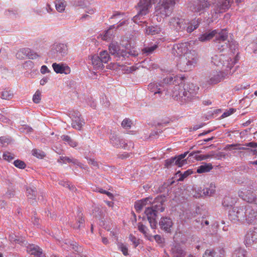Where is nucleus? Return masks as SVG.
Here are the masks:
<instances>
[{
	"instance_id": "48",
	"label": "nucleus",
	"mask_w": 257,
	"mask_h": 257,
	"mask_svg": "<svg viewBox=\"0 0 257 257\" xmlns=\"http://www.w3.org/2000/svg\"><path fill=\"white\" fill-rule=\"evenodd\" d=\"M41 99V92L39 90L36 91L33 97V100L35 103H39Z\"/></svg>"
},
{
	"instance_id": "24",
	"label": "nucleus",
	"mask_w": 257,
	"mask_h": 257,
	"mask_svg": "<svg viewBox=\"0 0 257 257\" xmlns=\"http://www.w3.org/2000/svg\"><path fill=\"white\" fill-rule=\"evenodd\" d=\"M148 89L154 94H162V92L165 90L164 85L161 82H154L151 83L148 85Z\"/></svg>"
},
{
	"instance_id": "59",
	"label": "nucleus",
	"mask_w": 257,
	"mask_h": 257,
	"mask_svg": "<svg viewBox=\"0 0 257 257\" xmlns=\"http://www.w3.org/2000/svg\"><path fill=\"white\" fill-rule=\"evenodd\" d=\"M129 239L133 242L135 247H137L140 243V240L137 239L136 237L132 234L130 235Z\"/></svg>"
},
{
	"instance_id": "1",
	"label": "nucleus",
	"mask_w": 257,
	"mask_h": 257,
	"mask_svg": "<svg viewBox=\"0 0 257 257\" xmlns=\"http://www.w3.org/2000/svg\"><path fill=\"white\" fill-rule=\"evenodd\" d=\"M233 0H196L190 6V10L201 14L207 8L211 7V11L215 14L228 10Z\"/></svg>"
},
{
	"instance_id": "41",
	"label": "nucleus",
	"mask_w": 257,
	"mask_h": 257,
	"mask_svg": "<svg viewBox=\"0 0 257 257\" xmlns=\"http://www.w3.org/2000/svg\"><path fill=\"white\" fill-rule=\"evenodd\" d=\"M99 56L101 58L103 63H106L110 59V56L106 50L102 51L100 52Z\"/></svg>"
},
{
	"instance_id": "56",
	"label": "nucleus",
	"mask_w": 257,
	"mask_h": 257,
	"mask_svg": "<svg viewBox=\"0 0 257 257\" xmlns=\"http://www.w3.org/2000/svg\"><path fill=\"white\" fill-rule=\"evenodd\" d=\"M72 5L75 7H82L84 6V0H70Z\"/></svg>"
},
{
	"instance_id": "18",
	"label": "nucleus",
	"mask_w": 257,
	"mask_h": 257,
	"mask_svg": "<svg viewBox=\"0 0 257 257\" xmlns=\"http://www.w3.org/2000/svg\"><path fill=\"white\" fill-rule=\"evenodd\" d=\"M173 224L172 219L168 217H161L159 222L160 228L167 232H171Z\"/></svg>"
},
{
	"instance_id": "61",
	"label": "nucleus",
	"mask_w": 257,
	"mask_h": 257,
	"mask_svg": "<svg viewBox=\"0 0 257 257\" xmlns=\"http://www.w3.org/2000/svg\"><path fill=\"white\" fill-rule=\"evenodd\" d=\"M144 206L142 205V202L136 201L135 203V208L138 212H140L142 210Z\"/></svg>"
},
{
	"instance_id": "19",
	"label": "nucleus",
	"mask_w": 257,
	"mask_h": 257,
	"mask_svg": "<svg viewBox=\"0 0 257 257\" xmlns=\"http://www.w3.org/2000/svg\"><path fill=\"white\" fill-rule=\"evenodd\" d=\"M109 53L112 55L116 57H122L127 56L126 51L121 50L119 46H118L117 42H112L109 46Z\"/></svg>"
},
{
	"instance_id": "36",
	"label": "nucleus",
	"mask_w": 257,
	"mask_h": 257,
	"mask_svg": "<svg viewBox=\"0 0 257 257\" xmlns=\"http://www.w3.org/2000/svg\"><path fill=\"white\" fill-rule=\"evenodd\" d=\"M161 32V28L157 26L148 27L146 29V33L148 35H155Z\"/></svg>"
},
{
	"instance_id": "47",
	"label": "nucleus",
	"mask_w": 257,
	"mask_h": 257,
	"mask_svg": "<svg viewBox=\"0 0 257 257\" xmlns=\"http://www.w3.org/2000/svg\"><path fill=\"white\" fill-rule=\"evenodd\" d=\"M114 28V25H112L110 27L109 30L106 31V32L102 37L103 40L107 41L109 39H110L111 36L112 35V29Z\"/></svg>"
},
{
	"instance_id": "2",
	"label": "nucleus",
	"mask_w": 257,
	"mask_h": 257,
	"mask_svg": "<svg viewBox=\"0 0 257 257\" xmlns=\"http://www.w3.org/2000/svg\"><path fill=\"white\" fill-rule=\"evenodd\" d=\"M198 90L199 87L193 83L185 84L183 88L180 85H176L172 89V95L181 104H185L197 97Z\"/></svg>"
},
{
	"instance_id": "20",
	"label": "nucleus",
	"mask_w": 257,
	"mask_h": 257,
	"mask_svg": "<svg viewBox=\"0 0 257 257\" xmlns=\"http://www.w3.org/2000/svg\"><path fill=\"white\" fill-rule=\"evenodd\" d=\"M182 77L178 75H170L164 78L161 83L164 86L165 84H175L176 86V85H180L182 82Z\"/></svg>"
},
{
	"instance_id": "40",
	"label": "nucleus",
	"mask_w": 257,
	"mask_h": 257,
	"mask_svg": "<svg viewBox=\"0 0 257 257\" xmlns=\"http://www.w3.org/2000/svg\"><path fill=\"white\" fill-rule=\"evenodd\" d=\"M246 251L241 248L235 249L232 253V257H246Z\"/></svg>"
},
{
	"instance_id": "38",
	"label": "nucleus",
	"mask_w": 257,
	"mask_h": 257,
	"mask_svg": "<svg viewBox=\"0 0 257 257\" xmlns=\"http://www.w3.org/2000/svg\"><path fill=\"white\" fill-rule=\"evenodd\" d=\"M158 48V45L154 44L150 46H147L142 49V54L146 56L152 54L154 51Z\"/></svg>"
},
{
	"instance_id": "23",
	"label": "nucleus",
	"mask_w": 257,
	"mask_h": 257,
	"mask_svg": "<svg viewBox=\"0 0 257 257\" xmlns=\"http://www.w3.org/2000/svg\"><path fill=\"white\" fill-rule=\"evenodd\" d=\"M52 67L56 73L68 74L71 71L70 67L64 63H54L52 64Z\"/></svg>"
},
{
	"instance_id": "22",
	"label": "nucleus",
	"mask_w": 257,
	"mask_h": 257,
	"mask_svg": "<svg viewBox=\"0 0 257 257\" xmlns=\"http://www.w3.org/2000/svg\"><path fill=\"white\" fill-rule=\"evenodd\" d=\"M225 251L223 248L206 249L202 257H224Z\"/></svg>"
},
{
	"instance_id": "26",
	"label": "nucleus",
	"mask_w": 257,
	"mask_h": 257,
	"mask_svg": "<svg viewBox=\"0 0 257 257\" xmlns=\"http://www.w3.org/2000/svg\"><path fill=\"white\" fill-rule=\"evenodd\" d=\"M200 22L201 20L200 19H198L193 20L189 22L186 23L185 30H186L188 33H191L199 27Z\"/></svg>"
},
{
	"instance_id": "7",
	"label": "nucleus",
	"mask_w": 257,
	"mask_h": 257,
	"mask_svg": "<svg viewBox=\"0 0 257 257\" xmlns=\"http://www.w3.org/2000/svg\"><path fill=\"white\" fill-rule=\"evenodd\" d=\"M68 54V46L66 44L55 43L49 52V56L52 58L60 60Z\"/></svg>"
},
{
	"instance_id": "25",
	"label": "nucleus",
	"mask_w": 257,
	"mask_h": 257,
	"mask_svg": "<svg viewBox=\"0 0 257 257\" xmlns=\"http://www.w3.org/2000/svg\"><path fill=\"white\" fill-rule=\"evenodd\" d=\"M85 220L81 211H78L76 217V223L73 225L75 229L81 230L84 227Z\"/></svg>"
},
{
	"instance_id": "50",
	"label": "nucleus",
	"mask_w": 257,
	"mask_h": 257,
	"mask_svg": "<svg viewBox=\"0 0 257 257\" xmlns=\"http://www.w3.org/2000/svg\"><path fill=\"white\" fill-rule=\"evenodd\" d=\"M3 159L8 162H11L14 160L15 157L14 155L10 152H6L4 153L3 155Z\"/></svg>"
},
{
	"instance_id": "42",
	"label": "nucleus",
	"mask_w": 257,
	"mask_h": 257,
	"mask_svg": "<svg viewBox=\"0 0 257 257\" xmlns=\"http://www.w3.org/2000/svg\"><path fill=\"white\" fill-rule=\"evenodd\" d=\"M243 146H245V147H238V148L235 149L236 150H247L248 152L249 149L246 147H250L252 148H257V143L251 142L247 143H245L243 145Z\"/></svg>"
},
{
	"instance_id": "45",
	"label": "nucleus",
	"mask_w": 257,
	"mask_h": 257,
	"mask_svg": "<svg viewBox=\"0 0 257 257\" xmlns=\"http://www.w3.org/2000/svg\"><path fill=\"white\" fill-rule=\"evenodd\" d=\"M59 184L68 188L70 191L76 190L75 187L72 185L69 182L62 180L59 181Z\"/></svg>"
},
{
	"instance_id": "21",
	"label": "nucleus",
	"mask_w": 257,
	"mask_h": 257,
	"mask_svg": "<svg viewBox=\"0 0 257 257\" xmlns=\"http://www.w3.org/2000/svg\"><path fill=\"white\" fill-rule=\"evenodd\" d=\"M27 252L34 257H45L42 249L35 244H30L27 246Z\"/></svg>"
},
{
	"instance_id": "51",
	"label": "nucleus",
	"mask_w": 257,
	"mask_h": 257,
	"mask_svg": "<svg viewBox=\"0 0 257 257\" xmlns=\"http://www.w3.org/2000/svg\"><path fill=\"white\" fill-rule=\"evenodd\" d=\"M14 165H15V167L19 169H24L26 166V165L25 163V162L20 160H15L14 162Z\"/></svg>"
},
{
	"instance_id": "30",
	"label": "nucleus",
	"mask_w": 257,
	"mask_h": 257,
	"mask_svg": "<svg viewBox=\"0 0 257 257\" xmlns=\"http://www.w3.org/2000/svg\"><path fill=\"white\" fill-rule=\"evenodd\" d=\"M213 168V166L210 163H204L199 166L197 169V173L201 174L208 172Z\"/></svg>"
},
{
	"instance_id": "34",
	"label": "nucleus",
	"mask_w": 257,
	"mask_h": 257,
	"mask_svg": "<svg viewBox=\"0 0 257 257\" xmlns=\"http://www.w3.org/2000/svg\"><path fill=\"white\" fill-rule=\"evenodd\" d=\"M61 139L65 142V144H68L71 147L74 148L78 145L77 143L72 139L69 136L63 135L61 136Z\"/></svg>"
},
{
	"instance_id": "8",
	"label": "nucleus",
	"mask_w": 257,
	"mask_h": 257,
	"mask_svg": "<svg viewBox=\"0 0 257 257\" xmlns=\"http://www.w3.org/2000/svg\"><path fill=\"white\" fill-rule=\"evenodd\" d=\"M156 0H140L138 4L137 9L138 13L133 18L135 23L139 24L141 22L142 17L146 15L149 12V9L151 8L152 3H154Z\"/></svg>"
},
{
	"instance_id": "6",
	"label": "nucleus",
	"mask_w": 257,
	"mask_h": 257,
	"mask_svg": "<svg viewBox=\"0 0 257 257\" xmlns=\"http://www.w3.org/2000/svg\"><path fill=\"white\" fill-rule=\"evenodd\" d=\"M178 0H159L156 7L157 16L165 18L172 13L176 2Z\"/></svg>"
},
{
	"instance_id": "53",
	"label": "nucleus",
	"mask_w": 257,
	"mask_h": 257,
	"mask_svg": "<svg viewBox=\"0 0 257 257\" xmlns=\"http://www.w3.org/2000/svg\"><path fill=\"white\" fill-rule=\"evenodd\" d=\"M211 188H205L203 189V193L205 195L211 196L215 192V189L210 186Z\"/></svg>"
},
{
	"instance_id": "39",
	"label": "nucleus",
	"mask_w": 257,
	"mask_h": 257,
	"mask_svg": "<svg viewBox=\"0 0 257 257\" xmlns=\"http://www.w3.org/2000/svg\"><path fill=\"white\" fill-rule=\"evenodd\" d=\"M227 42L228 43V47L229 48V49L231 52V56H234V54L236 52H237L236 49L238 48V44L236 43V42L232 40L231 41H227Z\"/></svg>"
},
{
	"instance_id": "31",
	"label": "nucleus",
	"mask_w": 257,
	"mask_h": 257,
	"mask_svg": "<svg viewBox=\"0 0 257 257\" xmlns=\"http://www.w3.org/2000/svg\"><path fill=\"white\" fill-rule=\"evenodd\" d=\"M30 52V49L25 48L20 49L16 54V58L19 59H23L25 57H28V55Z\"/></svg>"
},
{
	"instance_id": "60",
	"label": "nucleus",
	"mask_w": 257,
	"mask_h": 257,
	"mask_svg": "<svg viewBox=\"0 0 257 257\" xmlns=\"http://www.w3.org/2000/svg\"><path fill=\"white\" fill-rule=\"evenodd\" d=\"M118 247L124 255H128V249L125 245L121 243L119 244Z\"/></svg>"
},
{
	"instance_id": "29",
	"label": "nucleus",
	"mask_w": 257,
	"mask_h": 257,
	"mask_svg": "<svg viewBox=\"0 0 257 257\" xmlns=\"http://www.w3.org/2000/svg\"><path fill=\"white\" fill-rule=\"evenodd\" d=\"M85 123L84 120L81 118L74 117L72 120V126L73 128L80 130L83 125Z\"/></svg>"
},
{
	"instance_id": "57",
	"label": "nucleus",
	"mask_w": 257,
	"mask_h": 257,
	"mask_svg": "<svg viewBox=\"0 0 257 257\" xmlns=\"http://www.w3.org/2000/svg\"><path fill=\"white\" fill-rule=\"evenodd\" d=\"M60 159L63 162V163H73L74 164H76L77 162L76 160L74 159L73 158H70L69 157H60Z\"/></svg>"
},
{
	"instance_id": "27",
	"label": "nucleus",
	"mask_w": 257,
	"mask_h": 257,
	"mask_svg": "<svg viewBox=\"0 0 257 257\" xmlns=\"http://www.w3.org/2000/svg\"><path fill=\"white\" fill-rule=\"evenodd\" d=\"M89 59L91 60V63L93 67L95 69H103L104 67L103 62L98 55H94L89 56Z\"/></svg>"
},
{
	"instance_id": "14",
	"label": "nucleus",
	"mask_w": 257,
	"mask_h": 257,
	"mask_svg": "<svg viewBox=\"0 0 257 257\" xmlns=\"http://www.w3.org/2000/svg\"><path fill=\"white\" fill-rule=\"evenodd\" d=\"M169 26L171 29L177 32H183L185 30L186 22L185 19L178 17L171 18L169 22Z\"/></svg>"
},
{
	"instance_id": "46",
	"label": "nucleus",
	"mask_w": 257,
	"mask_h": 257,
	"mask_svg": "<svg viewBox=\"0 0 257 257\" xmlns=\"http://www.w3.org/2000/svg\"><path fill=\"white\" fill-rule=\"evenodd\" d=\"M12 140L11 139L7 137H0V144L2 147H5L11 143Z\"/></svg>"
},
{
	"instance_id": "9",
	"label": "nucleus",
	"mask_w": 257,
	"mask_h": 257,
	"mask_svg": "<svg viewBox=\"0 0 257 257\" xmlns=\"http://www.w3.org/2000/svg\"><path fill=\"white\" fill-rule=\"evenodd\" d=\"M109 142L113 147L116 148H121L129 150L134 147V144L132 141H130L126 142V141L114 133L110 134Z\"/></svg>"
},
{
	"instance_id": "54",
	"label": "nucleus",
	"mask_w": 257,
	"mask_h": 257,
	"mask_svg": "<svg viewBox=\"0 0 257 257\" xmlns=\"http://www.w3.org/2000/svg\"><path fill=\"white\" fill-rule=\"evenodd\" d=\"M71 248L77 253H81L82 249L81 246H79L76 242H73L70 243Z\"/></svg>"
},
{
	"instance_id": "52",
	"label": "nucleus",
	"mask_w": 257,
	"mask_h": 257,
	"mask_svg": "<svg viewBox=\"0 0 257 257\" xmlns=\"http://www.w3.org/2000/svg\"><path fill=\"white\" fill-rule=\"evenodd\" d=\"M138 228L140 232H141L142 233H143L145 235V236H146V237L147 236V227L145 225H144L141 222H139L138 224Z\"/></svg>"
},
{
	"instance_id": "64",
	"label": "nucleus",
	"mask_w": 257,
	"mask_h": 257,
	"mask_svg": "<svg viewBox=\"0 0 257 257\" xmlns=\"http://www.w3.org/2000/svg\"><path fill=\"white\" fill-rule=\"evenodd\" d=\"M32 154L37 158H42L44 156L43 153H42L36 149L33 150Z\"/></svg>"
},
{
	"instance_id": "10",
	"label": "nucleus",
	"mask_w": 257,
	"mask_h": 257,
	"mask_svg": "<svg viewBox=\"0 0 257 257\" xmlns=\"http://www.w3.org/2000/svg\"><path fill=\"white\" fill-rule=\"evenodd\" d=\"M228 218L234 223L245 221V206L233 207L229 211Z\"/></svg>"
},
{
	"instance_id": "49",
	"label": "nucleus",
	"mask_w": 257,
	"mask_h": 257,
	"mask_svg": "<svg viewBox=\"0 0 257 257\" xmlns=\"http://www.w3.org/2000/svg\"><path fill=\"white\" fill-rule=\"evenodd\" d=\"M132 121L129 118H125L121 122V126L125 129H129L132 125Z\"/></svg>"
},
{
	"instance_id": "4",
	"label": "nucleus",
	"mask_w": 257,
	"mask_h": 257,
	"mask_svg": "<svg viewBox=\"0 0 257 257\" xmlns=\"http://www.w3.org/2000/svg\"><path fill=\"white\" fill-rule=\"evenodd\" d=\"M238 53L235 56H227L223 54L214 55L211 58V62L215 66L220 67L222 71L228 72L238 60Z\"/></svg>"
},
{
	"instance_id": "63",
	"label": "nucleus",
	"mask_w": 257,
	"mask_h": 257,
	"mask_svg": "<svg viewBox=\"0 0 257 257\" xmlns=\"http://www.w3.org/2000/svg\"><path fill=\"white\" fill-rule=\"evenodd\" d=\"M88 164L91 165L93 169H96L99 168L98 163L95 161L94 159H90L88 160Z\"/></svg>"
},
{
	"instance_id": "33",
	"label": "nucleus",
	"mask_w": 257,
	"mask_h": 257,
	"mask_svg": "<svg viewBox=\"0 0 257 257\" xmlns=\"http://www.w3.org/2000/svg\"><path fill=\"white\" fill-rule=\"evenodd\" d=\"M26 195L28 198V199H36L37 195V191L36 188L34 187H28L26 188Z\"/></svg>"
},
{
	"instance_id": "55",
	"label": "nucleus",
	"mask_w": 257,
	"mask_h": 257,
	"mask_svg": "<svg viewBox=\"0 0 257 257\" xmlns=\"http://www.w3.org/2000/svg\"><path fill=\"white\" fill-rule=\"evenodd\" d=\"M193 172L191 170H188L186 171H185L184 173L180 174V178L178 179L179 181H182L184 179L187 177L189 175H191Z\"/></svg>"
},
{
	"instance_id": "28",
	"label": "nucleus",
	"mask_w": 257,
	"mask_h": 257,
	"mask_svg": "<svg viewBox=\"0 0 257 257\" xmlns=\"http://www.w3.org/2000/svg\"><path fill=\"white\" fill-rule=\"evenodd\" d=\"M219 33L217 30H214L210 32H207L201 35L199 38V40L201 42H205L212 39L214 37L216 38Z\"/></svg>"
},
{
	"instance_id": "44",
	"label": "nucleus",
	"mask_w": 257,
	"mask_h": 257,
	"mask_svg": "<svg viewBox=\"0 0 257 257\" xmlns=\"http://www.w3.org/2000/svg\"><path fill=\"white\" fill-rule=\"evenodd\" d=\"M13 96V93L10 90H5L2 92L1 97L4 99H10Z\"/></svg>"
},
{
	"instance_id": "12",
	"label": "nucleus",
	"mask_w": 257,
	"mask_h": 257,
	"mask_svg": "<svg viewBox=\"0 0 257 257\" xmlns=\"http://www.w3.org/2000/svg\"><path fill=\"white\" fill-rule=\"evenodd\" d=\"M188 152H186L177 156L172 157L165 160V166L167 168H170L173 166H177L179 167H182L184 165L187 164V160L185 158L188 154Z\"/></svg>"
},
{
	"instance_id": "17",
	"label": "nucleus",
	"mask_w": 257,
	"mask_h": 257,
	"mask_svg": "<svg viewBox=\"0 0 257 257\" xmlns=\"http://www.w3.org/2000/svg\"><path fill=\"white\" fill-rule=\"evenodd\" d=\"M245 221L249 224L257 223V211L249 205L245 206Z\"/></svg>"
},
{
	"instance_id": "15",
	"label": "nucleus",
	"mask_w": 257,
	"mask_h": 257,
	"mask_svg": "<svg viewBox=\"0 0 257 257\" xmlns=\"http://www.w3.org/2000/svg\"><path fill=\"white\" fill-rule=\"evenodd\" d=\"M188 43H182L174 45L172 49V54L175 57H181L189 53Z\"/></svg>"
},
{
	"instance_id": "43",
	"label": "nucleus",
	"mask_w": 257,
	"mask_h": 257,
	"mask_svg": "<svg viewBox=\"0 0 257 257\" xmlns=\"http://www.w3.org/2000/svg\"><path fill=\"white\" fill-rule=\"evenodd\" d=\"M244 200L249 203L257 204V198L252 192L250 195H245Z\"/></svg>"
},
{
	"instance_id": "58",
	"label": "nucleus",
	"mask_w": 257,
	"mask_h": 257,
	"mask_svg": "<svg viewBox=\"0 0 257 257\" xmlns=\"http://www.w3.org/2000/svg\"><path fill=\"white\" fill-rule=\"evenodd\" d=\"M39 57H40L39 55H38L34 51L30 49V52H29V54L28 55V58L29 59H35Z\"/></svg>"
},
{
	"instance_id": "11",
	"label": "nucleus",
	"mask_w": 257,
	"mask_h": 257,
	"mask_svg": "<svg viewBox=\"0 0 257 257\" xmlns=\"http://www.w3.org/2000/svg\"><path fill=\"white\" fill-rule=\"evenodd\" d=\"M230 74V72L221 71L212 72L208 76L206 83L210 85H216L227 78Z\"/></svg>"
},
{
	"instance_id": "16",
	"label": "nucleus",
	"mask_w": 257,
	"mask_h": 257,
	"mask_svg": "<svg viewBox=\"0 0 257 257\" xmlns=\"http://www.w3.org/2000/svg\"><path fill=\"white\" fill-rule=\"evenodd\" d=\"M257 243V226L250 229L245 236L244 243L246 246H251Z\"/></svg>"
},
{
	"instance_id": "13",
	"label": "nucleus",
	"mask_w": 257,
	"mask_h": 257,
	"mask_svg": "<svg viewBox=\"0 0 257 257\" xmlns=\"http://www.w3.org/2000/svg\"><path fill=\"white\" fill-rule=\"evenodd\" d=\"M227 34L226 30L224 29L219 32L216 36V40H215L216 47L220 51L227 49L228 47V43L226 42L228 37Z\"/></svg>"
},
{
	"instance_id": "5",
	"label": "nucleus",
	"mask_w": 257,
	"mask_h": 257,
	"mask_svg": "<svg viewBox=\"0 0 257 257\" xmlns=\"http://www.w3.org/2000/svg\"><path fill=\"white\" fill-rule=\"evenodd\" d=\"M198 61V55L194 51H190L185 56L180 57L178 67L181 71L186 72L195 67Z\"/></svg>"
},
{
	"instance_id": "37",
	"label": "nucleus",
	"mask_w": 257,
	"mask_h": 257,
	"mask_svg": "<svg viewBox=\"0 0 257 257\" xmlns=\"http://www.w3.org/2000/svg\"><path fill=\"white\" fill-rule=\"evenodd\" d=\"M173 253L175 257H185L186 253L180 246L176 245L172 248Z\"/></svg>"
},
{
	"instance_id": "32",
	"label": "nucleus",
	"mask_w": 257,
	"mask_h": 257,
	"mask_svg": "<svg viewBox=\"0 0 257 257\" xmlns=\"http://www.w3.org/2000/svg\"><path fill=\"white\" fill-rule=\"evenodd\" d=\"M201 153V151H198L197 152H194L189 154L188 158L193 157L195 158L196 160L199 161H201L203 160H206L212 156L210 155H198L197 154Z\"/></svg>"
},
{
	"instance_id": "35",
	"label": "nucleus",
	"mask_w": 257,
	"mask_h": 257,
	"mask_svg": "<svg viewBox=\"0 0 257 257\" xmlns=\"http://www.w3.org/2000/svg\"><path fill=\"white\" fill-rule=\"evenodd\" d=\"M66 6V2L65 0H56L55 7L57 11L63 12L64 11Z\"/></svg>"
},
{
	"instance_id": "3",
	"label": "nucleus",
	"mask_w": 257,
	"mask_h": 257,
	"mask_svg": "<svg viewBox=\"0 0 257 257\" xmlns=\"http://www.w3.org/2000/svg\"><path fill=\"white\" fill-rule=\"evenodd\" d=\"M166 201L165 196L157 197L151 203V206L146 208L145 211L147 219L148 220L150 226L152 229H155L157 226V222L156 220L157 213L159 212H163L165 210L164 203Z\"/></svg>"
},
{
	"instance_id": "62",
	"label": "nucleus",
	"mask_w": 257,
	"mask_h": 257,
	"mask_svg": "<svg viewBox=\"0 0 257 257\" xmlns=\"http://www.w3.org/2000/svg\"><path fill=\"white\" fill-rule=\"evenodd\" d=\"M20 130L22 132L29 133L32 132L33 128L28 125H24L22 126Z\"/></svg>"
}]
</instances>
